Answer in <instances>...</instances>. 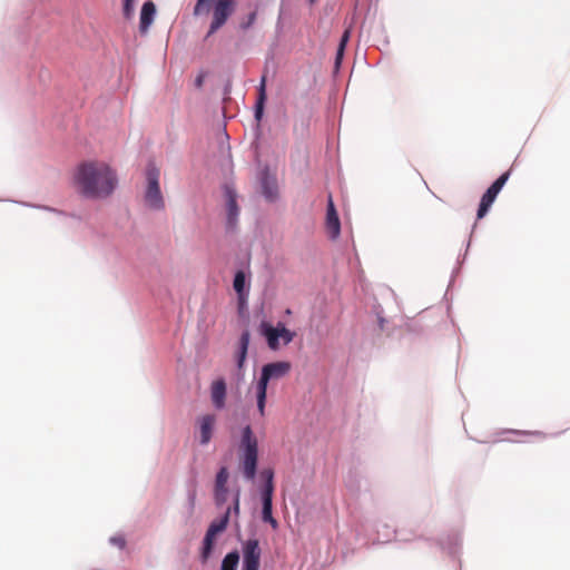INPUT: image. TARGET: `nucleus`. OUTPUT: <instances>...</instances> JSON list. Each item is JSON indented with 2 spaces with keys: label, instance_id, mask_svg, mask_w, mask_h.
<instances>
[{
  "label": "nucleus",
  "instance_id": "obj_23",
  "mask_svg": "<svg viewBox=\"0 0 570 570\" xmlns=\"http://www.w3.org/2000/svg\"><path fill=\"white\" fill-rule=\"evenodd\" d=\"M229 473L226 466L219 469L216 474L215 488H227Z\"/></svg>",
  "mask_w": 570,
  "mask_h": 570
},
{
  "label": "nucleus",
  "instance_id": "obj_33",
  "mask_svg": "<svg viewBox=\"0 0 570 570\" xmlns=\"http://www.w3.org/2000/svg\"><path fill=\"white\" fill-rule=\"evenodd\" d=\"M194 501H195V494H193V495L190 497V502H191V504H194Z\"/></svg>",
  "mask_w": 570,
  "mask_h": 570
},
{
  "label": "nucleus",
  "instance_id": "obj_20",
  "mask_svg": "<svg viewBox=\"0 0 570 570\" xmlns=\"http://www.w3.org/2000/svg\"><path fill=\"white\" fill-rule=\"evenodd\" d=\"M261 476L265 480V484L262 489V493H274V471L272 469H264L261 472Z\"/></svg>",
  "mask_w": 570,
  "mask_h": 570
},
{
  "label": "nucleus",
  "instance_id": "obj_10",
  "mask_svg": "<svg viewBox=\"0 0 570 570\" xmlns=\"http://www.w3.org/2000/svg\"><path fill=\"white\" fill-rule=\"evenodd\" d=\"M224 194L226 198L227 225L229 228H234L237 224V218L239 215L237 195L236 191L229 186L225 187Z\"/></svg>",
  "mask_w": 570,
  "mask_h": 570
},
{
  "label": "nucleus",
  "instance_id": "obj_25",
  "mask_svg": "<svg viewBox=\"0 0 570 570\" xmlns=\"http://www.w3.org/2000/svg\"><path fill=\"white\" fill-rule=\"evenodd\" d=\"M256 16H257L256 11L250 12L248 14L247 19L245 21L240 22V28L244 30L250 28L256 21Z\"/></svg>",
  "mask_w": 570,
  "mask_h": 570
},
{
  "label": "nucleus",
  "instance_id": "obj_13",
  "mask_svg": "<svg viewBox=\"0 0 570 570\" xmlns=\"http://www.w3.org/2000/svg\"><path fill=\"white\" fill-rule=\"evenodd\" d=\"M210 399L217 410H222L226 404V383L223 379L216 380L210 385Z\"/></svg>",
  "mask_w": 570,
  "mask_h": 570
},
{
  "label": "nucleus",
  "instance_id": "obj_22",
  "mask_svg": "<svg viewBox=\"0 0 570 570\" xmlns=\"http://www.w3.org/2000/svg\"><path fill=\"white\" fill-rule=\"evenodd\" d=\"M245 278L246 277H245V274L243 271H238L235 274L233 286H234V289L237 293L239 299H242L244 297Z\"/></svg>",
  "mask_w": 570,
  "mask_h": 570
},
{
  "label": "nucleus",
  "instance_id": "obj_16",
  "mask_svg": "<svg viewBox=\"0 0 570 570\" xmlns=\"http://www.w3.org/2000/svg\"><path fill=\"white\" fill-rule=\"evenodd\" d=\"M216 534L208 531L205 534L204 542H203V549H202V561L206 562L208 558L212 554L214 542H215Z\"/></svg>",
  "mask_w": 570,
  "mask_h": 570
},
{
  "label": "nucleus",
  "instance_id": "obj_17",
  "mask_svg": "<svg viewBox=\"0 0 570 570\" xmlns=\"http://www.w3.org/2000/svg\"><path fill=\"white\" fill-rule=\"evenodd\" d=\"M265 82H266V78L264 76L261 80V86L258 89V99L256 102L255 118L257 120H261V118L263 116L264 102L266 100Z\"/></svg>",
  "mask_w": 570,
  "mask_h": 570
},
{
  "label": "nucleus",
  "instance_id": "obj_27",
  "mask_svg": "<svg viewBox=\"0 0 570 570\" xmlns=\"http://www.w3.org/2000/svg\"><path fill=\"white\" fill-rule=\"evenodd\" d=\"M348 40H350V30L347 29V30H345V31H344V33L342 35V37H341V41H340V43H338V47H340V48H344V49H345L346 43L348 42Z\"/></svg>",
  "mask_w": 570,
  "mask_h": 570
},
{
  "label": "nucleus",
  "instance_id": "obj_5",
  "mask_svg": "<svg viewBox=\"0 0 570 570\" xmlns=\"http://www.w3.org/2000/svg\"><path fill=\"white\" fill-rule=\"evenodd\" d=\"M259 331L261 334L266 337L267 345L273 351L279 348V338L283 340L284 345H287L293 341L295 336V334L287 330L282 323H278V325L274 327L267 322H262Z\"/></svg>",
  "mask_w": 570,
  "mask_h": 570
},
{
  "label": "nucleus",
  "instance_id": "obj_3",
  "mask_svg": "<svg viewBox=\"0 0 570 570\" xmlns=\"http://www.w3.org/2000/svg\"><path fill=\"white\" fill-rule=\"evenodd\" d=\"M238 458L244 478L248 481H253L257 473L258 440L249 424L242 429L238 443Z\"/></svg>",
  "mask_w": 570,
  "mask_h": 570
},
{
  "label": "nucleus",
  "instance_id": "obj_8",
  "mask_svg": "<svg viewBox=\"0 0 570 570\" xmlns=\"http://www.w3.org/2000/svg\"><path fill=\"white\" fill-rule=\"evenodd\" d=\"M291 371V363L286 361L273 362L263 366L257 385L266 387L271 380H277L285 376Z\"/></svg>",
  "mask_w": 570,
  "mask_h": 570
},
{
  "label": "nucleus",
  "instance_id": "obj_24",
  "mask_svg": "<svg viewBox=\"0 0 570 570\" xmlns=\"http://www.w3.org/2000/svg\"><path fill=\"white\" fill-rule=\"evenodd\" d=\"M228 489L227 488H215L214 499L217 507H222L227 501Z\"/></svg>",
  "mask_w": 570,
  "mask_h": 570
},
{
  "label": "nucleus",
  "instance_id": "obj_21",
  "mask_svg": "<svg viewBox=\"0 0 570 570\" xmlns=\"http://www.w3.org/2000/svg\"><path fill=\"white\" fill-rule=\"evenodd\" d=\"M267 389L256 385L257 410L261 416H265Z\"/></svg>",
  "mask_w": 570,
  "mask_h": 570
},
{
  "label": "nucleus",
  "instance_id": "obj_14",
  "mask_svg": "<svg viewBox=\"0 0 570 570\" xmlns=\"http://www.w3.org/2000/svg\"><path fill=\"white\" fill-rule=\"evenodd\" d=\"M250 342V333L248 331H244L239 337L238 348L235 353V360L237 364V368L239 372L243 371L244 364L247 357V351Z\"/></svg>",
  "mask_w": 570,
  "mask_h": 570
},
{
  "label": "nucleus",
  "instance_id": "obj_6",
  "mask_svg": "<svg viewBox=\"0 0 570 570\" xmlns=\"http://www.w3.org/2000/svg\"><path fill=\"white\" fill-rule=\"evenodd\" d=\"M509 176H510L509 171L502 174L483 194L480 205H479L478 214H476L478 219L483 218L488 214V212H489L490 207L492 206V204L494 203L498 194L500 193V190L502 189V187L509 179Z\"/></svg>",
  "mask_w": 570,
  "mask_h": 570
},
{
  "label": "nucleus",
  "instance_id": "obj_32",
  "mask_svg": "<svg viewBox=\"0 0 570 570\" xmlns=\"http://www.w3.org/2000/svg\"><path fill=\"white\" fill-rule=\"evenodd\" d=\"M265 195L269 199H273V197H274L271 188H267V187H265Z\"/></svg>",
  "mask_w": 570,
  "mask_h": 570
},
{
  "label": "nucleus",
  "instance_id": "obj_19",
  "mask_svg": "<svg viewBox=\"0 0 570 570\" xmlns=\"http://www.w3.org/2000/svg\"><path fill=\"white\" fill-rule=\"evenodd\" d=\"M239 562V553L237 550L232 551L225 556L222 561L220 570H236Z\"/></svg>",
  "mask_w": 570,
  "mask_h": 570
},
{
  "label": "nucleus",
  "instance_id": "obj_29",
  "mask_svg": "<svg viewBox=\"0 0 570 570\" xmlns=\"http://www.w3.org/2000/svg\"><path fill=\"white\" fill-rule=\"evenodd\" d=\"M264 522L271 524V527L274 530H276L278 528V522H277V520L274 517H271V518L266 519Z\"/></svg>",
  "mask_w": 570,
  "mask_h": 570
},
{
  "label": "nucleus",
  "instance_id": "obj_15",
  "mask_svg": "<svg viewBox=\"0 0 570 570\" xmlns=\"http://www.w3.org/2000/svg\"><path fill=\"white\" fill-rule=\"evenodd\" d=\"M156 6L153 1H146L140 12V31L146 32L154 21Z\"/></svg>",
  "mask_w": 570,
  "mask_h": 570
},
{
  "label": "nucleus",
  "instance_id": "obj_28",
  "mask_svg": "<svg viewBox=\"0 0 570 570\" xmlns=\"http://www.w3.org/2000/svg\"><path fill=\"white\" fill-rule=\"evenodd\" d=\"M344 48H337V52H336V58H335V65L336 67H338L341 65V61H342V58H343V55H344Z\"/></svg>",
  "mask_w": 570,
  "mask_h": 570
},
{
  "label": "nucleus",
  "instance_id": "obj_4",
  "mask_svg": "<svg viewBox=\"0 0 570 570\" xmlns=\"http://www.w3.org/2000/svg\"><path fill=\"white\" fill-rule=\"evenodd\" d=\"M159 169L149 165L146 170L147 188L145 193L146 205L155 210H160L165 207L164 198L159 187Z\"/></svg>",
  "mask_w": 570,
  "mask_h": 570
},
{
  "label": "nucleus",
  "instance_id": "obj_26",
  "mask_svg": "<svg viewBox=\"0 0 570 570\" xmlns=\"http://www.w3.org/2000/svg\"><path fill=\"white\" fill-rule=\"evenodd\" d=\"M132 2H134V0H125V3H124V16L126 18H130L131 14H132V11H134Z\"/></svg>",
  "mask_w": 570,
  "mask_h": 570
},
{
  "label": "nucleus",
  "instance_id": "obj_1",
  "mask_svg": "<svg viewBox=\"0 0 570 570\" xmlns=\"http://www.w3.org/2000/svg\"><path fill=\"white\" fill-rule=\"evenodd\" d=\"M75 186L80 194L90 198L109 196L117 184L114 170L105 163L87 161L78 166Z\"/></svg>",
  "mask_w": 570,
  "mask_h": 570
},
{
  "label": "nucleus",
  "instance_id": "obj_30",
  "mask_svg": "<svg viewBox=\"0 0 570 570\" xmlns=\"http://www.w3.org/2000/svg\"><path fill=\"white\" fill-rule=\"evenodd\" d=\"M524 434L532 435L539 439H544L546 434L540 431H532V432H523Z\"/></svg>",
  "mask_w": 570,
  "mask_h": 570
},
{
  "label": "nucleus",
  "instance_id": "obj_31",
  "mask_svg": "<svg viewBox=\"0 0 570 570\" xmlns=\"http://www.w3.org/2000/svg\"><path fill=\"white\" fill-rule=\"evenodd\" d=\"M111 541H112L114 543L118 544L120 548H122V547L125 546V540H124V539H121V538H120V539H116V538H114V539H111Z\"/></svg>",
  "mask_w": 570,
  "mask_h": 570
},
{
  "label": "nucleus",
  "instance_id": "obj_7",
  "mask_svg": "<svg viewBox=\"0 0 570 570\" xmlns=\"http://www.w3.org/2000/svg\"><path fill=\"white\" fill-rule=\"evenodd\" d=\"M243 568L242 570H258L261 564L262 550L257 539H248L242 544Z\"/></svg>",
  "mask_w": 570,
  "mask_h": 570
},
{
  "label": "nucleus",
  "instance_id": "obj_9",
  "mask_svg": "<svg viewBox=\"0 0 570 570\" xmlns=\"http://www.w3.org/2000/svg\"><path fill=\"white\" fill-rule=\"evenodd\" d=\"M239 492H236L234 497L233 507L227 508L224 515L217 520H214L210 525L208 527V531L213 532L214 534L222 533L226 530L228 522H229V515L233 512L236 517L239 514Z\"/></svg>",
  "mask_w": 570,
  "mask_h": 570
},
{
  "label": "nucleus",
  "instance_id": "obj_2",
  "mask_svg": "<svg viewBox=\"0 0 570 570\" xmlns=\"http://www.w3.org/2000/svg\"><path fill=\"white\" fill-rule=\"evenodd\" d=\"M237 7L236 0H197L194 16H207L212 12V21L206 38L216 33L233 16Z\"/></svg>",
  "mask_w": 570,
  "mask_h": 570
},
{
  "label": "nucleus",
  "instance_id": "obj_11",
  "mask_svg": "<svg viewBox=\"0 0 570 570\" xmlns=\"http://www.w3.org/2000/svg\"><path fill=\"white\" fill-rule=\"evenodd\" d=\"M325 227L330 238L336 239L340 236L341 222L335 209L332 196L328 197Z\"/></svg>",
  "mask_w": 570,
  "mask_h": 570
},
{
  "label": "nucleus",
  "instance_id": "obj_12",
  "mask_svg": "<svg viewBox=\"0 0 570 570\" xmlns=\"http://www.w3.org/2000/svg\"><path fill=\"white\" fill-rule=\"evenodd\" d=\"M215 424V414H205L198 419L200 444L206 445L210 442Z\"/></svg>",
  "mask_w": 570,
  "mask_h": 570
},
{
  "label": "nucleus",
  "instance_id": "obj_18",
  "mask_svg": "<svg viewBox=\"0 0 570 570\" xmlns=\"http://www.w3.org/2000/svg\"><path fill=\"white\" fill-rule=\"evenodd\" d=\"M262 494V503H263V509H262V520L265 521L266 519L273 517V493H269L266 492V493H261Z\"/></svg>",
  "mask_w": 570,
  "mask_h": 570
}]
</instances>
